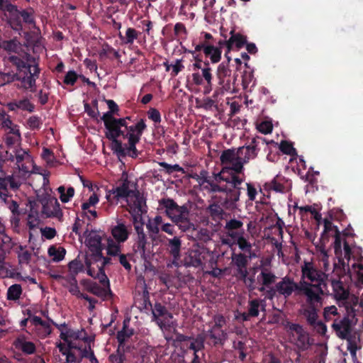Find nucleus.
Wrapping results in <instances>:
<instances>
[{"instance_id": "20", "label": "nucleus", "mask_w": 363, "mask_h": 363, "mask_svg": "<svg viewBox=\"0 0 363 363\" xmlns=\"http://www.w3.org/2000/svg\"><path fill=\"white\" fill-rule=\"evenodd\" d=\"M159 206L160 209H165L166 216L173 221L177 215H182V213H187L186 206H179L172 199L163 198L159 200Z\"/></svg>"}, {"instance_id": "47", "label": "nucleus", "mask_w": 363, "mask_h": 363, "mask_svg": "<svg viewBox=\"0 0 363 363\" xmlns=\"http://www.w3.org/2000/svg\"><path fill=\"white\" fill-rule=\"evenodd\" d=\"M22 294V288L20 284L11 285L7 291V298L9 300H18Z\"/></svg>"}, {"instance_id": "18", "label": "nucleus", "mask_w": 363, "mask_h": 363, "mask_svg": "<svg viewBox=\"0 0 363 363\" xmlns=\"http://www.w3.org/2000/svg\"><path fill=\"white\" fill-rule=\"evenodd\" d=\"M129 186L130 181L128 177L125 176L119 186L108 191L106 194L107 200L111 203H118L121 199H127L128 197H130L135 190L130 189Z\"/></svg>"}, {"instance_id": "53", "label": "nucleus", "mask_w": 363, "mask_h": 363, "mask_svg": "<svg viewBox=\"0 0 363 363\" xmlns=\"http://www.w3.org/2000/svg\"><path fill=\"white\" fill-rule=\"evenodd\" d=\"M158 164L165 169V172L168 174H171L174 172H179L183 174L185 173V170L183 167H180L179 164H169L165 162H159Z\"/></svg>"}, {"instance_id": "39", "label": "nucleus", "mask_w": 363, "mask_h": 363, "mask_svg": "<svg viewBox=\"0 0 363 363\" xmlns=\"http://www.w3.org/2000/svg\"><path fill=\"white\" fill-rule=\"evenodd\" d=\"M226 334L223 330H215L212 328L208 331V337L213 340V345L224 344Z\"/></svg>"}, {"instance_id": "38", "label": "nucleus", "mask_w": 363, "mask_h": 363, "mask_svg": "<svg viewBox=\"0 0 363 363\" xmlns=\"http://www.w3.org/2000/svg\"><path fill=\"white\" fill-rule=\"evenodd\" d=\"M106 252L108 256L116 257L121 253V243L115 240L111 237L106 238Z\"/></svg>"}, {"instance_id": "42", "label": "nucleus", "mask_w": 363, "mask_h": 363, "mask_svg": "<svg viewBox=\"0 0 363 363\" xmlns=\"http://www.w3.org/2000/svg\"><path fill=\"white\" fill-rule=\"evenodd\" d=\"M66 250L62 247H57L54 245L50 246L48 248V255L52 257V261L58 262L62 261L65 256Z\"/></svg>"}, {"instance_id": "57", "label": "nucleus", "mask_w": 363, "mask_h": 363, "mask_svg": "<svg viewBox=\"0 0 363 363\" xmlns=\"http://www.w3.org/2000/svg\"><path fill=\"white\" fill-rule=\"evenodd\" d=\"M2 235L1 238V243L0 245H2L3 247H4L6 249V251L8 252V254L10 253L11 250L17 245V244L12 240V238L9 236L7 234L4 233Z\"/></svg>"}, {"instance_id": "50", "label": "nucleus", "mask_w": 363, "mask_h": 363, "mask_svg": "<svg viewBox=\"0 0 363 363\" xmlns=\"http://www.w3.org/2000/svg\"><path fill=\"white\" fill-rule=\"evenodd\" d=\"M213 235V233L208 229L201 228L196 233V240L207 243L212 240Z\"/></svg>"}, {"instance_id": "26", "label": "nucleus", "mask_w": 363, "mask_h": 363, "mask_svg": "<svg viewBox=\"0 0 363 363\" xmlns=\"http://www.w3.org/2000/svg\"><path fill=\"white\" fill-rule=\"evenodd\" d=\"M42 213L47 218H56L60 221L63 218V212L60 208V203L56 199L43 204Z\"/></svg>"}, {"instance_id": "1", "label": "nucleus", "mask_w": 363, "mask_h": 363, "mask_svg": "<svg viewBox=\"0 0 363 363\" xmlns=\"http://www.w3.org/2000/svg\"><path fill=\"white\" fill-rule=\"evenodd\" d=\"M121 122H117L111 128L105 132L106 138L112 142V150L120 157L126 156L125 147H123L121 140L118 138L122 136L123 139L130 140L132 137L140 140V138L147 128L145 121L143 118L135 124L129 125L128 121L131 117L127 116L120 118Z\"/></svg>"}, {"instance_id": "34", "label": "nucleus", "mask_w": 363, "mask_h": 363, "mask_svg": "<svg viewBox=\"0 0 363 363\" xmlns=\"http://www.w3.org/2000/svg\"><path fill=\"white\" fill-rule=\"evenodd\" d=\"M133 249L135 253L139 255L143 260L146 262L150 258L151 250L150 249V243L147 240L134 242Z\"/></svg>"}, {"instance_id": "6", "label": "nucleus", "mask_w": 363, "mask_h": 363, "mask_svg": "<svg viewBox=\"0 0 363 363\" xmlns=\"http://www.w3.org/2000/svg\"><path fill=\"white\" fill-rule=\"evenodd\" d=\"M266 140L262 137L257 136L252 138L250 143L247 146H242L238 148L240 162H237L233 169L235 173H242L244 164L249 163L251 160L257 157L261 145H267Z\"/></svg>"}, {"instance_id": "2", "label": "nucleus", "mask_w": 363, "mask_h": 363, "mask_svg": "<svg viewBox=\"0 0 363 363\" xmlns=\"http://www.w3.org/2000/svg\"><path fill=\"white\" fill-rule=\"evenodd\" d=\"M201 175H203L201 184H207L204 188L207 189L208 192L225 193V197L220 196L218 203H220L226 210H233L237 208V202L240 200L242 189L240 185L235 186L231 184V181L228 182H225V184H222V182H218L215 179L214 180H211L207 177V172L205 170L201 171Z\"/></svg>"}, {"instance_id": "62", "label": "nucleus", "mask_w": 363, "mask_h": 363, "mask_svg": "<svg viewBox=\"0 0 363 363\" xmlns=\"http://www.w3.org/2000/svg\"><path fill=\"white\" fill-rule=\"evenodd\" d=\"M13 152L15 153L16 163L18 167L26 157H29L28 152L21 148L13 149Z\"/></svg>"}, {"instance_id": "61", "label": "nucleus", "mask_w": 363, "mask_h": 363, "mask_svg": "<svg viewBox=\"0 0 363 363\" xmlns=\"http://www.w3.org/2000/svg\"><path fill=\"white\" fill-rule=\"evenodd\" d=\"M79 75L74 70L69 71L65 76L63 82L67 85L73 86L77 82Z\"/></svg>"}, {"instance_id": "45", "label": "nucleus", "mask_w": 363, "mask_h": 363, "mask_svg": "<svg viewBox=\"0 0 363 363\" xmlns=\"http://www.w3.org/2000/svg\"><path fill=\"white\" fill-rule=\"evenodd\" d=\"M140 140H138V138H134L133 137L130 140H128V147L126 149L125 148L126 155H128L132 158H136L138 156L139 152L136 148V144L138 143Z\"/></svg>"}, {"instance_id": "22", "label": "nucleus", "mask_w": 363, "mask_h": 363, "mask_svg": "<svg viewBox=\"0 0 363 363\" xmlns=\"http://www.w3.org/2000/svg\"><path fill=\"white\" fill-rule=\"evenodd\" d=\"M131 230L130 225H126L125 222L118 220L117 224L111 227V233L113 240L124 243L129 238Z\"/></svg>"}, {"instance_id": "54", "label": "nucleus", "mask_w": 363, "mask_h": 363, "mask_svg": "<svg viewBox=\"0 0 363 363\" xmlns=\"http://www.w3.org/2000/svg\"><path fill=\"white\" fill-rule=\"evenodd\" d=\"M284 177L277 176L270 183L269 188L277 192L283 193L285 191V186L281 182Z\"/></svg>"}, {"instance_id": "36", "label": "nucleus", "mask_w": 363, "mask_h": 363, "mask_svg": "<svg viewBox=\"0 0 363 363\" xmlns=\"http://www.w3.org/2000/svg\"><path fill=\"white\" fill-rule=\"evenodd\" d=\"M130 197H134L133 206L135 211L137 210L138 213H147L146 199L138 190H135Z\"/></svg>"}, {"instance_id": "44", "label": "nucleus", "mask_w": 363, "mask_h": 363, "mask_svg": "<svg viewBox=\"0 0 363 363\" xmlns=\"http://www.w3.org/2000/svg\"><path fill=\"white\" fill-rule=\"evenodd\" d=\"M57 191L60 194V199L62 203H67L74 195V189L69 186L66 190L64 186H60L57 188Z\"/></svg>"}, {"instance_id": "15", "label": "nucleus", "mask_w": 363, "mask_h": 363, "mask_svg": "<svg viewBox=\"0 0 363 363\" xmlns=\"http://www.w3.org/2000/svg\"><path fill=\"white\" fill-rule=\"evenodd\" d=\"M40 69L38 65L33 67V72L30 69V72L25 70L23 72L14 74L12 77V81L18 80L21 82V88L30 89L33 92L35 91L36 79L39 77Z\"/></svg>"}, {"instance_id": "8", "label": "nucleus", "mask_w": 363, "mask_h": 363, "mask_svg": "<svg viewBox=\"0 0 363 363\" xmlns=\"http://www.w3.org/2000/svg\"><path fill=\"white\" fill-rule=\"evenodd\" d=\"M238 74H234L233 80L231 79V70L228 67V62H221L216 70V77L218 81L219 87L215 91L213 97L225 91H231L235 89V84Z\"/></svg>"}, {"instance_id": "56", "label": "nucleus", "mask_w": 363, "mask_h": 363, "mask_svg": "<svg viewBox=\"0 0 363 363\" xmlns=\"http://www.w3.org/2000/svg\"><path fill=\"white\" fill-rule=\"evenodd\" d=\"M225 229L227 231H232L235 230H244L243 223L235 218H233L226 222Z\"/></svg>"}, {"instance_id": "28", "label": "nucleus", "mask_w": 363, "mask_h": 363, "mask_svg": "<svg viewBox=\"0 0 363 363\" xmlns=\"http://www.w3.org/2000/svg\"><path fill=\"white\" fill-rule=\"evenodd\" d=\"M205 340L206 336L204 334H198L196 337L192 336V339H190L186 343L182 344L181 349L184 351L190 350H193L194 352H198L204 349Z\"/></svg>"}, {"instance_id": "48", "label": "nucleus", "mask_w": 363, "mask_h": 363, "mask_svg": "<svg viewBox=\"0 0 363 363\" xmlns=\"http://www.w3.org/2000/svg\"><path fill=\"white\" fill-rule=\"evenodd\" d=\"M1 47L6 51L17 52L21 47V43L14 38L9 40L3 41Z\"/></svg>"}, {"instance_id": "7", "label": "nucleus", "mask_w": 363, "mask_h": 363, "mask_svg": "<svg viewBox=\"0 0 363 363\" xmlns=\"http://www.w3.org/2000/svg\"><path fill=\"white\" fill-rule=\"evenodd\" d=\"M285 328L289 334L290 342L300 351L307 350L313 344L308 332L298 323L287 321Z\"/></svg>"}, {"instance_id": "33", "label": "nucleus", "mask_w": 363, "mask_h": 363, "mask_svg": "<svg viewBox=\"0 0 363 363\" xmlns=\"http://www.w3.org/2000/svg\"><path fill=\"white\" fill-rule=\"evenodd\" d=\"M266 303L264 299L253 298L248 301L247 312L248 315L252 318L257 317L259 314V309L265 311Z\"/></svg>"}, {"instance_id": "64", "label": "nucleus", "mask_w": 363, "mask_h": 363, "mask_svg": "<svg viewBox=\"0 0 363 363\" xmlns=\"http://www.w3.org/2000/svg\"><path fill=\"white\" fill-rule=\"evenodd\" d=\"M18 259L20 264H28L31 259V252L28 250H25L23 252H17Z\"/></svg>"}, {"instance_id": "63", "label": "nucleus", "mask_w": 363, "mask_h": 363, "mask_svg": "<svg viewBox=\"0 0 363 363\" xmlns=\"http://www.w3.org/2000/svg\"><path fill=\"white\" fill-rule=\"evenodd\" d=\"M273 125L270 121H264L257 125V130L264 134L270 133L272 131Z\"/></svg>"}, {"instance_id": "24", "label": "nucleus", "mask_w": 363, "mask_h": 363, "mask_svg": "<svg viewBox=\"0 0 363 363\" xmlns=\"http://www.w3.org/2000/svg\"><path fill=\"white\" fill-rule=\"evenodd\" d=\"M231 36L228 40H220L219 45L221 48L225 45L228 52L232 50L234 47L238 49L242 48L247 43V37L241 35L238 33H235V30H233L230 31Z\"/></svg>"}, {"instance_id": "37", "label": "nucleus", "mask_w": 363, "mask_h": 363, "mask_svg": "<svg viewBox=\"0 0 363 363\" xmlns=\"http://www.w3.org/2000/svg\"><path fill=\"white\" fill-rule=\"evenodd\" d=\"M223 208H225L221 205L220 203H218L214 202L209 205L207 208V211L212 220L217 221L223 219L224 215Z\"/></svg>"}, {"instance_id": "13", "label": "nucleus", "mask_w": 363, "mask_h": 363, "mask_svg": "<svg viewBox=\"0 0 363 363\" xmlns=\"http://www.w3.org/2000/svg\"><path fill=\"white\" fill-rule=\"evenodd\" d=\"M151 313V320L156 323L160 329L162 330L172 326L171 320L173 318V314L162 303L156 301L153 304Z\"/></svg>"}, {"instance_id": "46", "label": "nucleus", "mask_w": 363, "mask_h": 363, "mask_svg": "<svg viewBox=\"0 0 363 363\" xmlns=\"http://www.w3.org/2000/svg\"><path fill=\"white\" fill-rule=\"evenodd\" d=\"M234 243H236L238 245L239 249L245 254L248 253L249 255H252V244L245 237V235L239 237Z\"/></svg>"}, {"instance_id": "59", "label": "nucleus", "mask_w": 363, "mask_h": 363, "mask_svg": "<svg viewBox=\"0 0 363 363\" xmlns=\"http://www.w3.org/2000/svg\"><path fill=\"white\" fill-rule=\"evenodd\" d=\"M147 115L148 118L152 121L155 124H158L161 122V114L157 108H150L147 111Z\"/></svg>"}, {"instance_id": "12", "label": "nucleus", "mask_w": 363, "mask_h": 363, "mask_svg": "<svg viewBox=\"0 0 363 363\" xmlns=\"http://www.w3.org/2000/svg\"><path fill=\"white\" fill-rule=\"evenodd\" d=\"M314 303H310L308 307L304 308L302 315L311 330L321 336H324L327 333V326L322 320L318 319V310L313 306Z\"/></svg>"}, {"instance_id": "14", "label": "nucleus", "mask_w": 363, "mask_h": 363, "mask_svg": "<svg viewBox=\"0 0 363 363\" xmlns=\"http://www.w3.org/2000/svg\"><path fill=\"white\" fill-rule=\"evenodd\" d=\"M21 182L13 174H7L0 169V199L6 202L11 197L9 191H16L21 186Z\"/></svg>"}, {"instance_id": "17", "label": "nucleus", "mask_w": 363, "mask_h": 363, "mask_svg": "<svg viewBox=\"0 0 363 363\" xmlns=\"http://www.w3.org/2000/svg\"><path fill=\"white\" fill-rule=\"evenodd\" d=\"M92 277L94 279H98L102 286H101L96 282L89 281L86 286L87 291L92 294L101 298L103 301L112 298L113 294L111 290L110 281H108V284L102 281L103 279L101 278V276H99V274L93 276Z\"/></svg>"}, {"instance_id": "41", "label": "nucleus", "mask_w": 363, "mask_h": 363, "mask_svg": "<svg viewBox=\"0 0 363 363\" xmlns=\"http://www.w3.org/2000/svg\"><path fill=\"white\" fill-rule=\"evenodd\" d=\"M9 60L11 63L16 67L18 71L17 73L23 72L25 70H27L28 72H30V69H31L32 66L23 61L18 56L11 55L9 57Z\"/></svg>"}, {"instance_id": "9", "label": "nucleus", "mask_w": 363, "mask_h": 363, "mask_svg": "<svg viewBox=\"0 0 363 363\" xmlns=\"http://www.w3.org/2000/svg\"><path fill=\"white\" fill-rule=\"evenodd\" d=\"M346 310L347 315L342 319H335L332 324V328L335 331L336 335L343 340L352 336V328L354 325L353 320L354 318V309L351 303H347Z\"/></svg>"}, {"instance_id": "60", "label": "nucleus", "mask_w": 363, "mask_h": 363, "mask_svg": "<svg viewBox=\"0 0 363 363\" xmlns=\"http://www.w3.org/2000/svg\"><path fill=\"white\" fill-rule=\"evenodd\" d=\"M248 271H247L246 276H245V278H238L239 280H241L244 282L245 286H247L249 291H252L255 289H256L255 286V279L254 277H248Z\"/></svg>"}, {"instance_id": "30", "label": "nucleus", "mask_w": 363, "mask_h": 363, "mask_svg": "<svg viewBox=\"0 0 363 363\" xmlns=\"http://www.w3.org/2000/svg\"><path fill=\"white\" fill-rule=\"evenodd\" d=\"M189 214V211L187 208V213H182V215H177V218H175L172 221L182 232L184 233L191 232L195 230L194 224L192 223L188 218Z\"/></svg>"}, {"instance_id": "21", "label": "nucleus", "mask_w": 363, "mask_h": 363, "mask_svg": "<svg viewBox=\"0 0 363 363\" xmlns=\"http://www.w3.org/2000/svg\"><path fill=\"white\" fill-rule=\"evenodd\" d=\"M251 258L252 255H246L245 253H232L231 264L235 267V276L237 278H245L247 271L248 262Z\"/></svg>"}, {"instance_id": "16", "label": "nucleus", "mask_w": 363, "mask_h": 363, "mask_svg": "<svg viewBox=\"0 0 363 363\" xmlns=\"http://www.w3.org/2000/svg\"><path fill=\"white\" fill-rule=\"evenodd\" d=\"M208 255L209 251L206 247L194 246L184 257V264L186 267H200Z\"/></svg>"}, {"instance_id": "32", "label": "nucleus", "mask_w": 363, "mask_h": 363, "mask_svg": "<svg viewBox=\"0 0 363 363\" xmlns=\"http://www.w3.org/2000/svg\"><path fill=\"white\" fill-rule=\"evenodd\" d=\"M277 277L269 269L261 266V272L257 276V280L260 285L269 286L276 282Z\"/></svg>"}, {"instance_id": "27", "label": "nucleus", "mask_w": 363, "mask_h": 363, "mask_svg": "<svg viewBox=\"0 0 363 363\" xmlns=\"http://www.w3.org/2000/svg\"><path fill=\"white\" fill-rule=\"evenodd\" d=\"M167 250L171 257H172L173 264L177 266V262L180 259L182 240L179 237L174 236L173 238L167 240Z\"/></svg>"}, {"instance_id": "55", "label": "nucleus", "mask_w": 363, "mask_h": 363, "mask_svg": "<svg viewBox=\"0 0 363 363\" xmlns=\"http://www.w3.org/2000/svg\"><path fill=\"white\" fill-rule=\"evenodd\" d=\"M324 223V230L321 235L322 239H328V234L331 231H334L335 234L336 233V230H339L337 227L334 225L333 223L327 218L323 220Z\"/></svg>"}, {"instance_id": "43", "label": "nucleus", "mask_w": 363, "mask_h": 363, "mask_svg": "<svg viewBox=\"0 0 363 363\" xmlns=\"http://www.w3.org/2000/svg\"><path fill=\"white\" fill-rule=\"evenodd\" d=\"M68 268L69 271V274L67 276L74 277L79 273L82 272L84 270V266L81 260L77 258L73 259L69 262L68 264Z\"/></svg>"}, {"instance_id": "23", "label": "nucleus", "mask_w": 363, "mask_h": 363, "mask_svg": "<svg viewBox=\"0 0 363 363\" xmlns=\"http://www.w3.org/2000/svg\"><path fill=\"white\" fill-rule=\"evenodd\" d=\"M106 101L109 111L103 115L101 120L104 121L106 130H108L117 122H121V120H120V118H116L113 116V115L117 113L119 110L118 106L116 104V103L111 99L106 100Z\"/></svg>"}, {"instance_id": "40", "label": "nucleus", "mask_w": 363, "mask_h": 363, "mask_svg": "<svg viewBox=\"0 0 363 363\" xmlns=\"http://www.w3.org/2000/svg\"><path fill=\"white\" fill-rule=\"evenodd\" d=\"M220 48H217L209 45L205 48L204 54L206 57H209L212 63H217L221 58Z\"/></svg>"}, {"instance_id": "10", "label": "nucleus", "mask_w": 363, "mask_h": 363, "mask_svg": "<svg viewBox=\"0 0 363 363\" xmlns=\"http://www.w3.org/2000/svg\"><path fill=\"white\" fill-rule=\"evenodd\" d=\"M101 257L100 258H95L94 257H86L85 258L86 272L90 277L99 274L103 279L102 281L108 284V278L105 273L104 267L111 264V258L104 257L102 252H101Z\"/></svg>"}, {"instance_id": "25", "label": "nucleus", "mask_w": 363, "mask_h": 363, "mask_svg": "<svg viewBox=\"0 0 363 363\" xmlns=\"http://www.w3.org/2000/svg\"><path fill=\"white\" fill-rule=\"evenodd\" d=\"M14 347L21 351L24 354L30 355L36 352V346L34 342L28 341L24 335H18L13 342Z\"/></svg>"}, {"instance_id": "49", "label": "nucleus", "mask_w": 363, "mask_h": 363, "mask_svg": "<svg viewBox=\"0 0 363 363\" xmlns=\"http://www.w3.org/2000/svg\"><path fill=\"white\" fill-rule=\"evenodd\" d=\"M138 32L133 28H128L125 32V36L123 37L121 34L119 35L120 38L123 41L125 44H133L134 40L138 38Z\"/></svg>"}, {"instance_id": "58", "label": "nucleus", "mask_w": 363, "mask_h": 363, "mask_svg": "<svg viewBox=\"0 0 363 363\" xmlns=\"http://www.w3.org/2000/svg\"><path fill=\"white\" fill-rule=\"evenodd\" d=\"M27 124L31 130H39L42 125V121L39 116H32L28 119Z\"/></svg>"}, {"instance_id": "3", "label": "nucleus", "mask_w": 363, "mask_h": 363, "mask_svg": "<svg viewBox=\"0 0 363 363\" xmlns=\"http://www.w3.org/2000/svg\"><path fill=\"white\" fill-rule=\"evenodd\" d=\"M275 290L279 296H284L286 299L289 298L294 292H296L297 294L306 296L309 303L320 302L317 293L320 292V289L317 286L310 285L304 280L296 283L293 279L286 276L275 284Z\"/></svg>"}, {"instance_id": "4", "label": "nucleus", "mask_w": 363, "mask_h": 363, "mask_svg": "<svg viewBox=\"0 0 363 363\" xmlns=\"http://www.w3.org/2000/svg\"><path fill=\"white\" fill-rule=\"evenodd\" d=\"M238 149L230 148L225 150L220 156V161L223 166L221 171L215 174V179L219 182H229L234 185H241L244 182V179L238 174L233 172V166L237 162H240Z\"/></svg>"}, {"instance_id": "51", "label": "nucleus", "mask_w": 363, "mask_h": 363, "mask_svg": "<svg viewBox=\"0 0 363 363\" xmlns=\"http://www.w3.org/2000/svg\"><path fill=\"white\" fill-rule=\"evenodd\" d=\"M279 150L285 155L294 157L297 155L296 150L294 147L291 143L287 140H282L279 145Z\"/></svg>"}, {"instance_id": "52", "label": "nucleus", "mask_w": 363, "mask_h": 363, "mask_svg": "<svg viewBox=\"0 0 363 363\" xmlns=\"http://www.w3.org/2000/svg\"><path fill=\"white\" fill-rule=\"evenodd\" d=\"M345 340L347 342V350L350 352L352 356H355L357 350V342L359 341V337H357L356 333Z\"/></svg>"}, {"instance_id": "19", "label": "nucleus", "mask_w": 363, "mask_h": 363, "mask_svg": "<svg viewBox=\"0 0 363 363\" xmlns=\"http://www.w3.org/2000/svg\"><path fill=\"white\" fill-rule=\"evenodd\" d=\"M84 236L86 237L85 243L91 252V254L86 255L85 258L86 257H94L95 258L101 257V252L103 250V246L101 243V235H99L96 231L91 230V232H89V230H86L84 233Z\"/></svg>"}, {"instance_id": "35", "label": "nucleus", "mask_w": 363, "mask_h": 363, "mask_svg": "<svg viewBox=\"0 0 363 363\" xmlns=\"http://www.w3.org/2000/svg\"><path fill=\"white\" fill-rule=\"evenodd\" d=\"M53 277L56 279H62L66 281L64 286L68 289L70 294L74 296L79 294V288L78 286L77 280L74 277L67 276L66 277L61 275H55Z\"/></svg>"}, {"instance_id": "31", "label": "nucleus", "mask_w": 363, "mask_h": 363, "mask_svg": "<svg viewBox=\"0 0 363 363\" xmlns=\"http://www.w3.org/2000/svg\"><path fill=\"white\" fill-rule=\"evenodd\" d=\"M134 334V330L132 328L128 327V324L125 320L123 321V328L117 333V340L118 342V352L123 350L125 352V342Z\"/></svg>"}, {"instance_id": "29", "label": "nucleus", "mask_w": 363, "mask_h": 363, "mask_svg": "<svg viewBox=\"0 0 363 363\" xmlns=\"http://www.w3.org/2000/svg\"><path fill=\"white\" fill-rule=\"evenodd\" d=\"M6 106L11 111H16L17 109H19L32 113L35 110V105L27 98H23L18 101L15 100L11 101L6 104Z\"/></svg>"}, {"instance_id": "5", "label": "nucleus", "mask_w": 363, "mask_h": 363, "mask_svg": "<svg viewBox=\"0 0 363 363\" xmlns=\"http://www.w3.org/2000/svg\"><path fill=\"white\" fill-rule=\"evenodd\" d=\"M33 9L20 10L17 5L9 4L6 8L4 17L7 25L18 34L23 30V23L32 25L35 23V18L33 16Z\"/></svg>"}, {"instance_id": "11", "label": "nucleus", "mask_w": 363, "mask_h": 363, "mask_svg": "<svg viewBox=\"0 0 363 363\" xmlns=\"http://www.w3.org/2000/svg\"><path fill=\"white\" fill-rule=\"evenodd\" d=\"M302 279H308L310 282H308L311 286H317L320 289V292L318 293V297L322 299L320 295L323 294V288L326 286L323 277L325 274L320 270L314 268L311 262H305L301 268Z\"/></svg>"}]
</instances>
